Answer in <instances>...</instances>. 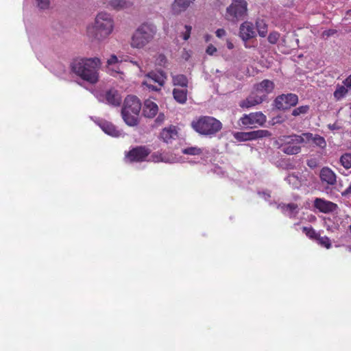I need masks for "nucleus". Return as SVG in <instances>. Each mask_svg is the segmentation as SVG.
Masks as SVG:
<instances>
[{
    "label": "nucleus",
    "instance_id": "19",
    "mask_svg": "<svg viewBox=\"0 0 351 351\" xmlns=\"http://www.w3.org/2000/svg\"><path fill=\"white\" fill-rule=\"evenodd\" d=\"M178 136V132L175 126L164 128L160 133V138L166 143H171Z\"/></svg>",
    "mask_w": 351,
    "mask_h": 351
},
{
    "label": "nucleus",
    "instance_id": "26",
    "mask_svg": "<svg viewBox=\"0 0 351 351\" xmlns=\"http://www.w3.org/2000/svg\"><path fill=\"white\" fill-rule=\"evenodd\" d=\"M274 88V84L269 80H264L256 85L258 91H265L267 93L272 92Z\"/></svg>",
    "mask_w": 351,
    "mask_h": 351
},
{
    "label": "nucleus",
    "instance_id": "31",
    "mask_svg": "<svg viewBox=\"0 0 351 351\" xmlns=\"http://www.w3.org/2000/svg\"><path fill=\"white\" fill-rule=\"evenodd\" d=\"M302 232L311 240L316 241L319 235L311 226L303 227Z\"/></svg>",
    "mask_w": 351,
    "mask_h": 351
},
{
    "label": "nucleus",
    "instance_id": "43",
    "mask_svg": "<svg viewBox=\"0 0 351 351\" xmlns=\"http://www.w3.org/2000/svg\"><path fill=\"white\" fill-rule=\"evenodd\" d=\"M217 51V48L213 45H209L206 50L207 54L213 56Z\"/></svg>",
    "mask_w": 351,
    "mask_h": 351
},
{
    "label": "nucleus",
    "instance_id": "50",
    "mask_svg": "<svg viewBox=\"0 0 351 351\" xmlns=\"http://www.w3.org/2000/svg\"><path fill=\"white\" fill-rule=\"evenodd\" d=\"M349 117H350V123H351V103L349 104Z\"/></svg>",
    "mask_w": 351,
    "mask_h": 351
},
{
    "label": "nucleus",
    "instance_id": "13",
    "mask_svg": "<svg viewBox=\"0 0 351 351\" xmlns=\"http://www.w3.org/2000/svg\"><path fill=\"white\" fill-rule=\"evenodd\" d=\"M313 206L323 213H330L336 210L337 205L330 201L317 197L313 202Z\"/></svg>",
    "mask_w": 351,
    "mask_h": 351
},
{
    "label": "nucleus",
    "instance_id": "35",
    "mask_svg": "<svg viewBox=\"0 0 351 351\" xmlns=\"http://www.w3.org/2000/svg\"><path fill=\"white\" fill-rule=\"evenodd\" d=\"M348 93V89L343 86H338L335 91L334 92V97L337 99L339 100L341 98H343L346 93Z\"/></svg>",
    "mask_w": 351,
    "mask_h": 351
},
{
    "label": "nucleus",
    "instance_id": "46",
    "mask_svg": "<svg viewBox=\"0 0 351 351\" xmlns=\"http://www.w3.org/2000/svg\"><path fill=\"white\" fill-rule=\"evenodd\" d=\"M215 34L218 38H222L226 36V32L224 29L220 28L216 31Z\"/></svg>",
    "mask_w": 351,
    "mask_h": 351
},
{
    "label": "nucleus",
    "instance_id": "10",
    "mask_svg": "<svg viewBox=\"0 0 351 351\" xmlns=\"http://www.w3.org/2000/svg\"><path fill=\"white\" fill-rule=\"evenodd\" d=\"M150 153L151 150L146 146H136L125 152V159L130 162H141L145 161Z\"/></svg>",
    "mask_w": 351,
    "mask_h": 351
},
{
    "label": "nucleus",
    "instance_id": "9",
    "mask_svg": "<svg viewBox=\"0 0 351 351\" xmlns=\"http://www.w3.org/2000/svg\"><path fill=\"white\" fill-rule=\"evenodd\" d=\"M298 96L293 93L282 94L277 96L273 106L279 110H287L298 103Z\"/></svg>",
    "mask_w": 351,
    "mask_h": 351
},
{
    "label": "nucleus",
    "instance_id": "28",
    "mask_svg": "<svg viewBox=\"0 0 351 351\" xmlns=\"http://www.w3.org/2000/svg\"><path fill=\"white\" fill-rule=\"evenodd\" d=\"M172 82L174 86H180L182 87H187L188 79L182 74L172 76Z\"/></svg>",
    "mask_w": 351,
    "mask_h": 351
},
{
    "label": "nucleus",
    "instance_id": "4",
    "mask_svg": "<svg viewBox=\"0 0 351 351\" xmlns=\"http://www.w3.org/2000/svg\"><path fill=\"white\" fill-rule=\"evenodd\" d=\"M141 108V104L137 97L128 95L125 97L121 109V116L128 125L136 126L138 125Z\"/></svg>",
    "mask_w": 351,
    "mask_h": 351
},
{
    "label": "nucleus",
    "instance_id": "40",
    "mask_svg": "<svg viewBox=\"0 0 351 351\" xmlns=\"http://www.w3.org/2000/svg\"><path fill=\"white\" fill-rule=\"evenodd\" d=\"M300 136H302L303 138L304 139V142L308 143V142H313V139L315 136V134H313L311 132H304L302 133Z\"/></svg>",
    "mask_w": 351,
    "mask_h": 351
},
{
    "label": "nucleus",
    "instance_id": "29",
    "mask_svg": "<svg viewBox=\"0 0 351 351\" xmlns=\"http://www.w3.org/2000/svg\"><path fill=\"white\" fill-rule=\"evenodd\" d=\"M310 110V106L308 105L300 106L295 108L292 110L291 115L293 117H298L300 115L306 114Z\"/></svg>",
    "mask_w": 351,
    "mask_h": 351
},
{
    "label": "nucleus",
    "instance_id": "20",
    "mask_svg": "<svg viewBox=\"0 0 351 351\" xmlns=\"http://www.w3.org/2000/svg\"><path fill=\"white\" fill-rule=\"evenodd\" d=\"M158 111V107L156 103L149 99L145 101L143 108V113L145 117L153 118L156 115Z\"/></svg>",
    "mask_w": 351,
    "mask_h": 351
},
{
    "label": "nucleus",
    "instance_id": "27",
    "mask_svg": "<svg viewBox=\"0 0 351 351\" xmlns=\"http://www.w3.org/2000/svg\"><path fill=\"white\" fill-rule=\"evenodd\" d=\"M256 27L258 35L263 38L265 37L268 31V26L265 21L263 19H258L256 21Z\"/></svg>",
    "mask_w": 351,
    "mask_h": 351
},
{
    "label": "nucleus",
    "instance_id": "16",
    "mask_svg": "<svg viewBox=\"0 0 351 351\" xmlns=\"http://www.w3.org/2000/svg\"><path fill=\"white\" fill-rule=\"evenodd\" d=\"M145 77L157 83L159 86H163L167 78V74L162 70L152 71L145 75Z\"/></svg>",
    "mask_w": 351,
    "mask_h": 351
},
{
    "label": "nucleus",
    "instance_id": "41",
    "mask_svg": "<svg viewBox=\"0 0 351 351\" xmlns=\"http://www.w3.org/2000/svg\"><path fill=\"white\" fill-rule=\"evenodd\" d=\"M184 27H185L186 32L183 34V39L184 40H187L190 37L192 27H191V26L187 25H186Z\"/></svg>",
    "mask_w": 351,
    "mask_h": 351
},
{
    "label": "nucleus",
    "instance_id": "21",
    "mask_svg": "<svg viewBox=\"0 0 351 351\" xmlns=\"http://www.w3.org/2000/svg\"><path fill=\"white\" fill-rule=\"evenodd\" d=\"M101 128L105 133L113 137H121L124 135L121 130H118L115 125L109 122L101 123Z\"/></svg>",
    "mask_w": 351,
    "mask_h": 351
},
{
    "label": "nucleus",
    "instance_id": "22",
    "mask_svg": "<svg viewBox=\"0 0 351 351\" xmlns=\"http://www.w3.org/2000/svg\"><path fill=\"white\" fill-rule=\"evenodd\" d=\"M151 160L154 162H163L166 163H173L175 162L176 158L167 153L156 152L151 155Z\"/></svg>",
    "mask_w": 351,
    "mask_h": 351
},
{
    "label": "nucleus",
    "instance_id": "33",
    "mask_svg": "<svg viewBox=\"0 0 351 351\" xmlns=\"http://www.w3.org/2000/svg\"><path fill=\"white\" fill-rule=\"evenodd\" d=\"M315 241H317L319 245L326 249H329L332 246L330 239L326 236L321 237L319 234Z\"/></svg>",
    "mask_w": 351,
    "mask_h": 351
},
{
    "label": "nucleus",
    "instance_id": "47",
    "mask_svg": "<svg viewBox=\"0 0 351 351\" xmlns=\"http://www.w3.org/2000/svg\"><path fill=\"white\" fill-rule=\"evenodd\" d=\"M328 128L330 129V130H339L341 129V127L338 125L336 123H333V124H328Z\"/></svg>",
    "mask_w": 351,
    "mask_h": 351
},
{
    "label": "nucleus",
    "instance_id": "25",
    "mask_svg": "<svg viewBox=\"0 0 351 351\" xmlns=\"http://www.w3.org/2000/svg\"><path fill=\"white\" fill-rule=\"evenodd\" d=\"M282 210L285 214L290 218L295 217L298 213V205L294 203L285 204L282 206Z\"/></svg>",
    "mask_w": 351,
    "mask_h": 351
},
{
    "label": "nucleus",
    "instance_id": "38",
    "mask_svg": "<svg viewBox=\"0 0 351 351\" xmlns=\"http://www.w3.org/2000/svg\"><path fill=\"white\" fill-rule=\"evenodd\" d=\"M298 176L295 174H289L286 178L285 180L289 184L293 185H297L298 181Z\"/></svg>",
    "mask_w": 351,
    "mask_h": 351
},
{
    "label": "nucleus",
    "instance_id": "17",
    "mask_svg": "<svg viewBox=\"0 0 351 351\" xmlns=\"http://www.w3.org/2000/svg\"><path fill=\"white\" fill-rule=\"evenodd\" d=\"M195 0H174L171 4V12L178 15L184 12Z\"/></svg>",
    "mask_w": 351,
    "mask_h": 351
},
{
    "label": "nucleus",
    "instance_id": "36",
    "mask_svg": "<svg viewBox=\"0 0 351 351\" xmlns=\"http://www.w3.org/2000/svg\"><path fill=\"white\" fill-rule=\"evenodd\" d=\"M37 7L40 10H47L50 6V0H36Z\"/></svg>",
    "mask_w": 351,
    "mask_h": 351
},
{
    "label": "nucleus",
    "instance_id": "53",
    "mask_svg": "<svg viewBox=\"0 0 351 351\" xmlns=\"http://www.w3.org/2000/svg\"><path fill=\"white\" fill-rule=\"evenodd\" d=\"M228 48L229 49H232L233 48V44H232L231 43H228Z\"/></svg>",
    "mask_w": 351,
    "mask_h": 351
},
{
    "label": "nucleus",
    "instance_id": "37",
    "mask_svg": "<svg viewBox=\"0 0 351 351\" xmlns=\"http://www.w3.org/2000/svg\"><path fill=\"white\" fill-rule=\"evenodd\" d=\"M280 38V34L277 32H271L267 38L268 42L272 45L276 44Z\"/></svg>",
    "mask_w": 351,
    "mask_h": 351
},
{
    "label": "nucleus",
    "instance_id": "6",
    "mask_svg": "<svg viewBox=\"0 0 351 351\" xmlns=\"http://www.w3.org/2000/svg\"><path fill=\"white\" fill-rule=\"evenodd\" d=\"M247 5L245 0H232L226 8L225 19L232 23L244 20L247 16Z\"/></svg>",
    "mask_w": 351,
    "mask_h": 351
},
{
    "label": "nucleus",
    "instance_id": "11",
    "mask_svg": "<svg viewBox=\"0 0 351 351\" xmlns=\"http://www.w3.org/2000/svg\"><path fill=\"white\" fill-rule=\"evenodd\" d=\"M271 133L267 130H258L251 132H239L234 134V137L239 141H252L264 137H269Z\"/></svg>",
    "mask_w": 351,
    "mask_h": 351
},
{
    "label": "nucleus",
    "instance_id": "55",
    "mask_svg": "<svg viewBox=\"0 0 351 351\" xmlns=\"http://www.w3.org/2000/svg\"><path fill=\"white\" fill-rule=\"evenodd\" d=\"M349 230H350V232H351V225H350V226H349Z\"/></svg>",
    "mask_w": 351,
    "mask_h": 351
},
{
    "label": "nucleus",
    "instance_id": "12",
    "mask_svg": "<svg viewBox=\"0 0 351 351\" xmlns=\"http://www.w3.org/2000/svg\"><path fill=\"white\" fill-rule=\"evenodd\" d=\"M266 116L261 112H252L243 114L239 119V122L244 126L251 125H263L266 122Z\"/></svg>",
    "mask_w": 351,
    "mask_h": 351
},
{
    "label": "nucleus",
    "instance_id": "23",
    "mask_svg": "<svg viewBox=\"0 0 351 351\" xmlns=\"http://www.w3.org/2000/svg\"><path fill=\"white\" fill-rule=\"evenodd\" d=\"M133 3L129 0H110L108 2L107 7L115 10H121L132 7Z\"/></svg>",
    "mask_w": 351,
    "mask_h": 351
},
{
    "label": "nucleus",
    "instance_id": "5",
    "mask_svg": "<svg viewBox=\"0 0 351 351\" xmlns=\"http://www.w3.org/2000/svg\"><path fill=\"white\" fill-rule=\"evenodd\" d=\"M192 128L203 136H213L222 128V123L217 119L209 116H202L191 122Z\"/></svg>",
    "mask_w": 351,
    "mask_h": 351
},
{
    "label": "nucleus",
    "instance_id": "32",
    "mask_svg": "<svg viewBox=\"0 0 351 351\" xmlns=\"http://www.w3.org/2000/svg\"><path fill=\"white\" fill-rule=\"evenodd\" d=\"M313 143L315 146L322 149H324L327 145L325 138L319 134H315V136L313 139Z\"/></svg>",
    "mask_w": 351,
    "mask_h": 351
},
{
    "label": "nucleus",
    "instance_id": "7",
    "mask_svg": "<svg viewBox=\"0 0 351 351\" xmlns=\"http://www.w3.org/2000/svg\"><path fill=\"white\" fill-rule=\"evenodd\" d=\"M280 148L287 155H295L301 152L300 145L304 143L302 136L298 134L285 135L280 138Z\"/></svg>",
    "mask_w": 351,
    "mask_h": 351
},
{
    "label": "nucleus",
    "instance_id": "30",
    "mask_svg": "<svg viewBox=\"0 0 351 351\" xmlns=\"http://www.w3.org/2000/svg\"><path fill=\"white\" fill-rule=\"evenodd\" d=\"M341 165L346 169L351 168V154H343L339 159Z\"/></svg>",
    "mask_w": 351,
    "mask_h": 351
},
{
    "label": "nucleus",
    "instance_id": "8",
    "mask_svg": "<svg viewBox=\"0 0 351 351\" xmlns=\"http://www.w3.org/2000/svg\"><path fill=\"white\" fill-rule=\"evenodd\" d=\"M99 101L106 103L114 107L120 106L122 103V97L115 88H111L104 93L96 92L94 93Z\"/></svg>",
    "mask_w": 351,
    "mask_h": 351
},
{
    "label": "nucleus",
    "instance_id": "42",
    "mask_svg": "<svg viewBox=\"0 0 351 351\" xmlns=\"http://www.w3.org/2000/svg\"><path fill=\"white\" fill-rule=\"evenodd\" d=\"M306 165L311 169L316 168L318 166V162L315 158H311L307 160Z\"/></svg>",
    "mask_w": 351,
    "mask_h": 351
},
{
    "label": "nucleus",
    "instance_id": "51",
    "mask_svg": "<svg viewBox=\"0 0 351 351\" xmlns=\"http://www.w3.org/2000/svg\"><path fill=\"white\" fill-rule=\"evenodd\" d=\"M130 62H132L134 65H136V66L140 67L138 63L136 61L131 60Z\"/></svg>",
    "mask_w": 351,
    "mask_h": 351
},
{
    "label": "nucleus",
    "instance_id": "2",
    "mask_svg": "<svg viewBox=\"0 0 351 351\" xmlns=\"http://www.w3.org/2000/svg\"><path fill=\"white\" fill-rule=\"evenodd\" d=\"M101 62L99 58H76L71 64V71L83 80L90 84H95L99 81V70Z\"/></svg>",
    "mask_w": 351,
    "mask_h": 351
},
{
    "label": "nucleus",
    "instance_id": "15",
    "mask_svg": "<svg viewBox=\"0 0 351 351\" xmlns=\"http://www.w3.org/2000/svg\"><path fill=\"white\" fill-rule=\"evenodd\" d=\"M319 178L322 183L330 186H334L337 183V175L329 167H324L319 172Z\"/></svg>",
    "mask_w": 351,
    "mask_h": 351
},
{
    "label": "nucleus",
    "instance_id": "1",
    "mask_svg": "<svg viewBox=\"0 0 351 351\" xmlns=\"http://www.w3.org/2000/svg\"><path fill=\"white\" fill-rule=\"evenodd\" d=\"M114 21L112 15L107 12H98L93 22L87 25L86 35L92 41L101 42L113 32Z\"/></svg>",
    "mask_w": 351,
    "mask_h": 351
},
{
    "label": "nucleus",
    "instance_id": "44",
    "mask_svg": "<svg viewBox=\"0 0 351 351\" xmlns=\"http://www.w3.org/2000/svg\"><path fill=\"white\" fill-rule=\"evenodd\" d=\"M285 121L284 118L282 116H277L274 117L271 120L272 125L280 124L283 123Z\"/></svg>",
    "mask_w": 351,
    "mask_h": 351
},
{
    "label": "nucleus",
    "instance_id": "52",
    "mask_svg": "<svg viewBox=\"0 0 351 351\" xmlns=\"http://www.w3.org/2000/svg\"><path fill=\"white\" fill-rule=\"evenodd\" d=\"M159 58H160V61L165 60V57L163 55H160Z\"/></svg>",
    "mask_w": 351,
    "mask_h": 351
},
{
    "label": "nucleus",
    "instance_id": "49",
    "mask_svg": "<svg viewBox=\"0 0 351 351\" xmlns=\"http://www.w3.org/2000/svg\"><path fill=\"white\" fill-rule=\"evenodd\" d=\"M346 16L348 19H351V10H349L346 12Z\"/></svg>",
    "mask_w": 351,
    "mask_h": 351
},
{
    "label": "nucleus",
    "instance_id": "14",
    "mask_svg": "<svg viewBox=\"0 0 351 351\" xmlns=\"http://www.w3.org/2000/svg\"><path fill=\"white\" fill-rule=\"evenodd\" d=\"M256 33L253 24L250 21H245L239 27V36L244 42L256 37Z\"/></svg>",
    "mask_w": 351,
    "mask_h": 351
},
{
    "label": "nucleus",
    "instance_id": "45",
    "mask_svg": "<svg viewBox=\"0 0 351 351\" xmlns=\"http://www.w3.org/2000/svg\"><path fill=\"white\" fill-rule=\"evenodd\" d=\"M118 58L115 55H112L110 58L108 60L107 64L108 65H112L113 64L118 62Z\"/></svg>",
    "mask_w": 351,
    "mask_h": 351
},
{
    "label": "nucleus",
    "instance_id": "24",
    "mask_svg": "<svg viewBox=\"0 0 351 351\" xmlns=\"http://www.w3.org/2000/svg\"><path fill=\"white\" fill-rule=\"evenodd\" d=\"M173 98L180 104H185L187 100V90L174 88L173 90Z\"/></svg>",
    "mask_w": 351,
    "mask_h": 351
},
{
    "label": "nucleus",
    "instance_id": "54",
    "mask_svg": "<svg viewBox=\"0 0 351 351\" xmlns=\"http://www.w3.org/2000/svg\"><path fill=\"white\" fill-rule=\"evenodd\" d=\"M347 248L349 250L350 252H351V247L350 246H348Z\"/></svg>",
    "mask_w": 351,
    "mask_h": 351
},
{
    "label": "nucleus",
    "instance_id": "39",
    "mask_svg": "<svg viewBox=\"0 0 351 351\" xmlns=\"http://www.w3.org/2000/svg\"><path fill=\"white\" fill-rule=\"evenodd\" d=\"M142 84H143V86H145L149 90H152L156 91V92L160 91L161 90V87H162V86H159L158 85V86H154V85L152 84L148 81L143 82Z\"/></svg>",
    "mask_w": 351,
    "mask_h": 351
},
{
    "label": "nucleus",
    "instance_id": "3",
    "mask_svg": "<svg viewBox=\"0 0 351 351\" xmlns=\"http://www.w3.org/2000/svg\"><path fill=\"white\" fill-rule=\"evenodd\" d=\"M156 32V26L153 23L141 24L132 36L131 47L136 49L143 48L154 40Z\"/></svg>",
    "mask_w": 351,
    "mask_h": 351
},
{
    "label": "nucleus",
    "instance_id": "34",
    "mask_svg": "<svg viewBox=\"0 0 351 351\" xmlns=\"http://www.w3.org/2000/svg\"><path fill=\"white\" fill-rule=\"evenodd\" d=\"M182 154L186 155L196 156L200 155L202 153V151L200 148L197 147H190L182 150Z\"/></svg>",
    "mask_w": 351,
    "mask_h": 351
},
{
    "label": "nucleus",
    "instance_id": "48",
    "mask_svg": "<svg viewBox=\"0 0 351 351\" xmlns=\"http://www.w3.org/2000/svg\"><path fill=\"white\" fill-rule=\"evenodd\" d=\"M344 84L347 87H351V75L344 81Z\"/></svg>",
    "mask_w": 351,
    "mask_h": 351
},
{
    "label": "nucleus",
    "instance_id": "18",
    "mask_svg": "<svg viewBox=\"0 0 351 351\" xmlns=\"http://www.w3.org/2000/svg\"><path fill=\"white\" fill-rule=\"evenodd\" d=\"M265 97V96H259L256 94H251L245 99L241 101L239 106L243 108H249L261 104L264 101Z\"/></svg>",
    "mask_w": 351,
    "mask_h": 351
}]
</instances>
